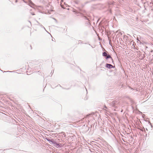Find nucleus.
Returning a JSON list of instances; mask_svg holds the SVG:
<instances>
[{
  "label": "nucleus",
  "instance_id": "1",
  "mask_svg": "<svg viewBox=\"0 0 153 153\" xmlns=\"http://www.w3.org/2000/svg\"><path fill=\"white\" fill-rule=\"evenodd\" d=\"M105 59L107 60V62L109 63H113V59L111 56L110 55H108L105 58Z\"/></svg>",
  "mask_w": 153,
  "mask_h": 153
},
{
  "label": "nucleus",
  "instance_id": "2",
  "mask_svg": "<svg viewBox=\"0 0 153 153\" xmlns=\"http://www.w3.org/2000/svg\"><path fill=\"white\" fill-rule=\"evenodd\" d=\"M119 104V102L116 100L112 102L111 103V105L112 106L115 108L117 107Z\"/></svg>",
  "mask_w": 153,
  "mask_h": 153
},
{
  "label": "nucleus",
  "instance_id": "3",
  "mask_svg": "<svg viewBox=\"0 0 153 153\" xmlns=\"http://www.w3.org/2000/svg\"><path fill=\"white\" fill-rule=\"evenodd\" d=\"M55 144L54 146H56L57 148H60L61 147H62L63 146V145L61 143H57L56 142L55 143Z\"/></svg>",
  "mask_w": 153,
  "mask_h": 153
},
{
  "label": "nucleus",
  "instance_id": "4",
  "mask_svg": "<svg viewBox=\"0 0 153 153\" xmlns=\"http://www.w3.org/2000/svg\"><path fill=\"white\" fill-rule=\"evenodd\" d=\"M105 67L108 69H111L114 67L111 64L108 63L106 64L105 65Z\"/></svg>",
  "mask_w": 153,
  "mask_h": 153
},
{
  "label": "nucleus",
  "instance_id": "5",
  "mask_svg": "<svg viewBox=\"0 0 153 153\" xmlns=\"http://www.w3.org/2000/svg\"><path fill=\"white\" fill-rule=\"evenodd\" d=\"M102 56H103L106 57L107 56H108V55H107V54L106 52H104L102 53Z\"/></svg>",
  "mask_w": 153,
  "mask_h": 153
},
{
  "label": "nucleus",
  "instance_id": "6",
  "mask_svg": "<svg viewBox=\"0 0 153 153\" xmlns=\"http://www.w3.org/2000/svg\"><path fill=\"white\" fill-rule=\"evenodd\" d=\"M50 142H51L52 144H53L54 145L55 143L56 142L53 139H51V140Z\"/></svg>",
  "mask_w": 153,
  "mask_h": 153
},
{
  "label": "nucleus",
  "instance_id": "7",
  "mask_svg": "<svg viewBox=\"0 0 153 153\" xmlns=\"http://www.w3.org/2000/svg\"><path fill=\"white\" fill-rule=\"evenodd\" d=\"M29 0L30 4L32 5L33 6L34 4L32 3V1L30 0Z\"/></svg>",
  "mask_w": 153,
  "mask_h": 153
},
{
  "label": "nucleus",
  "instance_id": "8",
  "mask_svg": "<svg viewBox=\"0 0 153 153\" xmlns=\"http://www.w3.org/2000/svg\"><path fill=\"white\" fill-rule=\"evenodd\" d=\"M46 139L47 141L49 142H50L51 140V139H50L49 137H46Z\"/></svg>",
  "mask_w": 153,
  "mask_h": 153
},
{
  "label": "nucleus",
  "instance_id": "9",
  "mask_svg": "<svg viewBox=\"0 0 153 153\" xmlns=\"http://www.w3.org/2000/svg\"><path fill=\"white\" fill-rule=\"evenodd\" d=\"M74 2H75V3L77 4H78L79 3V1H78V0H76V1H74Z\"/></svg>",
  "mask_w": 153,
  "mask_h": 153
},
{
  "label": "nucleus",
  "instance_id": "10",
  "mask_svg": "<svg viewBox=\"0 0 153 153\" xmlns=\"http://www.w3.org/2000/svg\"><path fill=\"white\" fill-rule=\"evenodd\" d=\"M114 2H110V1H109V2H108V4H110V5H111V4H114Z\"/></svg>",
  "mask_w": 153,
  "mask_h": 153
},
{
  "label": "nucleus",
  "instance_id": "11",
  "mask_svg": "<svg viewBox=\"0 0 153 153\" xmlns=\"http://www.w3.org/2000/svg\"><path fill=\"white\" fill-rule=\"evenodd\" d=\"M104 107H105V108H107V107L105 106Z\"/></svg>",
  "mask_w": 153,
  "mask_h": 153
},
{
  "label": "nucleus",
  "instance_id": "12",
  "mask_svg": "<svg viewBox=\"0 0 153 153\" xmlns=\"http://www.w3.org/2000/svg\"><path fill=\"white\" fill-rule=\"evenodd\" d=\"M149 123H150V124L151 125V126L152 127V125L151 123L150 122H149Z\"/></svg>",
  "mask_w": 153,
  "mask_h": 153
},
{
  "label": "nucleus",
  "instance_id": "13",
  "mask_svg": "<svg viewBox=\"0 0 153 153\" xmlns=\"http://www.w3.org/2000/svg\"><path fill=\"white\" fill-rule=\"evenodd\" d=\"M32 15H35V14H34V13H32Z\"/></svg>",
  "mask_w": 153,
  "mask_h": 153
},
{
  "label": "nucleus",
  "instance_id": "14",
  "mask_svg": "<svg viewBox=\"0 0 153 153\" xmlns=\"http://www.w3.org/2000/svg\"><path fill=\"white\" fill-rule=\"evenodd\" d=\"M53 39H52V41H53Z\"/></svg>",
  "mask_w": 153,
  "mask_h": 153
},
{
  "label": "nucleus",
  "instance_id": "15",
  "mask_svg": "<svg viewBox=\"0 0 153 153\" xmlns=\"http://www.w3.org/2000/svg\"><path fill=\"white\" fill-rule=\"evenodd\" d=\"M53 39H52V41H53Z\"/></svg>",
  "mask_w": 153,
  "mask_h": 153
},
{
  "label": "nucleus",
  "instance_id": "16",
  "mask_svg": "<svg viewBox=\"0 0 153 153\" xmlns=\"http://www.w3.org/2000/svg\"><path fill=\"white\" fill-rule=\"evenodd\" d=\"M53 39H52V41H53Z\"/></svg>",
  "mask_w": 153,
  "mask_h": 153
},
{
  "label": "nucleus",
  "instance_id": "17",
  "mask_svg": "<svg viewBox=\"0 0 153 153\" xmlns=\"http://www.w3.org/2000/svg\"><path fill=\"white\" fill-rule=\"evenodd\" d=\"M44 27V29L45 30V28L44 27Z\"/></svg>",
  "mask_w": 153,
  "mask_h": 153
},
{
  "label": "nucleus",
  "instance_id": "18",
  "mask_svg": "<svg viewBox=\"0 0 153 153\" xmlns=\"http://www.w3.org/2000/svg\"><path fill=\"white\" fill-rule=\"evenodd\" d=\"M17 0H16V2H17Z\"/></svg>",
  "mask_w": 153,
  "mask_h": 153
}]
</instances>
